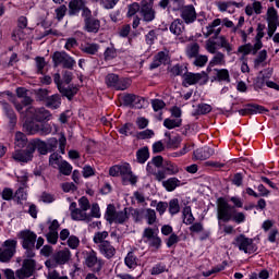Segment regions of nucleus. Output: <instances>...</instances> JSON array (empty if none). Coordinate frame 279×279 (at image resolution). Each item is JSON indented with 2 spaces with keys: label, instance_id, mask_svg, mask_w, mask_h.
Here are the masks:
<instances>
[{
  "label": "nucleus",
  "instance_id": "7c9ffc66",
  "mask_svg": "<svg viewBox=\"0 0 279 279\" xmlns=\"http://www.w3.org/2000/svg\"><path fill=\"white\" fill-rule=\"evenodd\" d=\"M62 104V99L60 98V95L56 94L46 99V106L47 108H51L52 110H58Z\"/></svg>",
  "mask_w": 279,
  "mask_h": 279
},
{
  "label": "nucleus",
  "instance_id": "c85d7f7f",
  "mask_svg": "<svg viewBox=\"0 0 279 279\" xmlns=\"http://www.w3.org/2000/svg\"><path fill=\"white\" fill-rule=\"evenodd\" d=\"M169 29L174 36H181V34L184 32V23L182 20L177 19L170 24Z\"/></svg>",
  "mask_w": 279,
  "mask_h": 279
},
{
  "label": "nucleus",
  "instance_id": "c756f323",
  "mask_svg": "<svg viewBox=\"0 0 279 279\" xmlns=\"http://www.w3.org/2000/svg\"><path fill=\"white\" fill-rule=\"evenodd\" d=\"M209 66H226V54L223 52H216L209 61Z\"/></svg>",
  "mask_w": 279,
  "mask_h": 279
},
{
  "label": "nucleus",
  "instance_id": "a211bd4d",
  "mask_svg": "<svg viewBox=\"0 0 279 279\" xmlns=\"http://www.w3.org/2000/svg\"><path fill=\"white\" fill-rule=\"evenodd\" d=\"M181 19L186 23V25H191V23H195L197 20V12H195V7L193 4L185 5L181 9Z\"/></svg>",
  "mask_w": 279,
  "mask_h": 279
},
{
  "label": "nucleus",
  "instance_id": "13d9d810",
  "mask_svg": "<svg viewBox=\"0 0 279 279\" xmlns=\"http://www.w3.org/2000/svg\"><path fill=\"white\" fill-rule=\"evenodd\" d=\"M232 5H235L239 8V3L236 2H227V1H218L217 7L220 10V12H227L228 8H232Z\"/></svg>",
  "mask_w": 279,
  "mask_h": 279
},
{
  "label": "nucleus",
  "instance_id": "39448f33",
  "mask_svg": "<svg viewBox=\"0 0 279 279\" xmlns=\"http://www.w3.org/2000/svg\"><path fill=\"white\" fill-rule=\"evenodd\" d=\"M53 82L54 84H57L59 93H61V95H63V97H66L70 101L73 99V97H75V95H77V90H80L77 85L65 86L64 82L60 76V73H56L53 75Z\"/></svg>",
  "mask_w": 279,
  "mask_h": 279
},
{
  "label": "nucleus",
  "instance_id": "473e14b6",
  "mask_svg": "<svg viewBox=\"0 0 279 279\" xmlns=\"http://www.w3.org/2000/svg\"><path fill=\"white\" fill-rule=\"evenodd\" d=\"M194 111L192 112L193 117H198L199 114H208L213 112V107L208 104H199L196 107L193 106Z\"/></svg>",
  "mask_w": 279,
  "mask_h": 279
},
{
  "label": "nucleus",
  "instance_id": "603ef678",
  "mask_svg": "<svg viewBox=\"0 0 279 279\" xmlns=\"http://www.w3.org/2000/svg\"><path fill=\"white\" fill-rule=\"evenodd\" d=\"M94 3H100L105 10H112L117 3H119V0H93Z\"/></svg>",
  "mask_w": 279,
  "mask_h": 279
},
{
  "label": "nucleus",
  "instance_id": "f03ea898",
  "mask_svg": "<svg viewBox=\"0 0 279 279\" xmlns=\"http://www.w3.org/2000/svg\"><path fill=\"white\" fill-rule=\"evenodd\" d=\"M130 217L128 216V208L117 211L114 205L107 206L106 219L109 223H125Z\"/></svg>",
  "mask_w": 279,
  "mask_h": 279
},
{
  "label": "nucleus",
  "instance_id": "de8ad7c7",
  "mask_svg": "<svg viewBox=\"0 0 279 279\" xmlns=\"http://www.w3.org/2000/svg\"><path fill=\"white\" fill-rule=\"evenodd\" d=\"M119 132L122 136H132L134 134V124L125 123L119 129Z\"/></svg>",
  "mask_w": 279,
  "mask_h": 279
},
{
  "label": "nucleus",
  "instance_id": "338daca9",
  "mask_svg": "<svg viewBox=\"0 0 279 279\" xmlns=\"http://www.w3.org/2000/svg\"><path fill=\"white\" fill-rule=\"evenodd\" d=\"M151 106H153V110H155V112H158V110H162V108H165L166 104L163 100L153 99Z\"/></svg>",
  "mask_w": 279,
  "mask_h": 279
},
{
  "label": "nucleus",
  "instance_id": "bf43d9fd",
  "mask_svg": "<svg viewBox=\"0 0 279 279\" xmlns=\"http://www.w3.org/2000/svg\"><path fill=\"white\" fill-rule=\"evenodd\" d=\"M69 9L66 8V5H60L59 8H57L54 10L56 12V19L59 20V21H62V19H64V16H66V11Z\"/></svg>",
  "mask_w": 279,
  "mask_h": 279
},
{
  "label": "nucleus",
  "instance_id": "37998d69",
  "mask_svg": "<svg viewBox=\"0 0 279 279\" xmlns=\"http://www.w3.org/2000/svg\"><path fill=\"white\" fill-rule=\"evenodd\" d=\"M141 97L134 94H128L123 97L124 106H134V104H141Z\"/></svg>",
  "mask_w": 279,
  "mask_h": 279
},
{
  "label": "nucleus",
  "instance_id": "1a4fd4ad",
  "mask_svg": "<svg viewBox=\"0 0 279 279\" xmlns=\"http://www.w3.org/2000/svg\"><path fill=\"white\" fill-rule=\"evenodd\" d=\"M82 17L84 19L85 32H89L90 34H97V32H99V27H101V22L93 17V11H90V9H84Z\"/></svg>",
  "mask_w": 279,
  "mask_h": 279
},
{
  "label": "nucleus",
  "instance_id": "c9c22d12",
  "mask_svg": "<svg viewBox=\"0 0 279 279\" xmlns=\"http://www.w3.org/2000/svg\"><path fill=\"white\" fill-rule=\"evenodd\" d=\"M81 51H83V53H87L88 56H95L97 53V51H99V45L98 44H82Z\"/></svg>",
  "mask_w": 279,
  "mask_h": 279
},
{
  "label": "nucleus",
  "instance_id": "ea45409f",
  "mask_svg": "<svg viewBox=\"0 0 279 279\" xmlns=\"http://www.w3.org/2000/svg\"><path fill=\"white\" fill-rule=\"evenodd\" d=\"M182 213H183V223H185V226H193V222L195 221V217L191 211V206H186Z\"/></svg>",
  "mask_w": 279,
  "mask_h": 279
},
{
  "label": "nucleus",
  "instance_id": "c03bdc74",
  "mask_svg": "<svg viewBox=\"0 0 279 279\" xmlns=\"http://www.w3.org/2000/svg\"><path fill=\"white\" fill-rule=\"evenodd\" d=\"M168 210L170 215H178L180 213V201L172 198L168 204Z\"/></svg>",
  "mask_w": 279,
  "mask_h": 279
},
{
  "label": "nucleus",
  "instance_id": "393cba45",
  "mask_svg": "<svg viewBox=\"0 0 279 279\" xmlns=\"http://www.w3.org/2000/svg\"><path fill=\"white\" fill-rule=\"evenodd\" d=\"M28 145L31 149H33V154L34 151H36V149L37 151H39V154H41V156L47 155V153L49 151L48 145L43 140L39 138L33 140Z\"/></svg>",
  "mask_w": 279,
  "mask_h": 279
},
{
  "label": "nucleus",
  "instance_id": "a19ab883",
  "mask_svg": "<svg viewBox=\"0 0 279 279\" xmlns=\"http://www.w3.org/2000/svg\"><path fill=\"white\" fill-rule=\"evenodd\" d=\"M215 38L218 39L219 47H221L222 49L227 50V53H232V51H234V46H232V44H230V41H228L226 39V37L217 36Z\"/></svg>",
  "mask_w": 279,
  "mask_h": 279
},
{
  "label": "nucleus",
  "instance_id": "4be33fe9",
  "mask_svg": "<svg viewBox=\"0 0 279 279\" xmlns=\"http://www.w3.org/2000/svg\"><path fill=\"white\" fill-rule=\"evenodd\" d=\"M219 25H221V19H216L208 26H206L205 31H203L205 38L213 36V34L215 38H217V36L221 34V27H219Z\"/></svg>",
  "mask_w": 279,
  "mask_h": 279
},
{
  "label": "nucleus",
  "instance_id": "e433bc0d",
  "mask_svg": "<svg viewBox=\"0 0 279 279\" xmlns=\"http://www.w3.org/2000/svg\"><path fill=\"white\" fill-rule=\"evenodd\" d=\"M124 263L129 269H134L138 266V257L134 255V252H129L124 258Z\"/></svg>",
  "mask_w": 279,
  "mask_h": 279
},
{
  "label": "nucleus",
  "instance_id": "6ab92c4d",
  "mask_svg": "<svg viewBox=\"0 0 279 279\" xmlns=\"http://www.w3.org/2000/svg\"><path fill=\"white\" fill-rule=\"evenodd\" d=\"M71 217L74 221H90V215L85 210L77 208V203L73 202L70 205Z\"/></svg>",
  "mask_w": 279,
  "mask_h": 279
},
{
  "label": "nucleus",
  "instance_id": "6e6d98bb",
  "mask_svg": "<svg viewBox=\"0 0 279 279\" xmlns=\"http://www.w3.org/2000/svg\"><path fill=\"white\" fill-rule=\"evenodd\" d=\"M145 219L147 220L148 226H154V223H156V210L147 208Z\"/></svg>",
  "mask_w": 279,
  "mask_h": 279
},
{
  "label": "nucleus",
  "instance_id": "aec40b11",
  "mask_svg": "<svg viewBox=\"0 0 279 279\" xmlns=\"http://www.w3.org/2000/svg\"><path fill=\"white\" fill-rule=\"evenodd\" d=\"M84 10H88V7H86V2L84 0H71L69 2V16H77L81 11L82 14H84Z\"/></svg>",
  "mask_w": 279,
  "mask_h": 279
},
{
  "label": "nucleus",
  "instance_id": "dca6fc26",
  "mask_svg": "<svg viewBox=\"0 0 279 279\" xmlns=\"http://www.w3.org/2000/svg\"><path fill=\"white\" fill-rule=\"evenodd\" d=\"M106 84L109 88H114V90H126L128 86H130L128 80L119 78V75L113 73L106 76Z\"/></svg>",
  "mask_w": 279,
  "mask_h": 279
},
{
  "label": "nucleus",
  "instance_id": "4468645a",
  "mask_svg": "<svg viewBox=\"0 0 279 279\" xmlns=\"http://www.w3.org/2000/svg\"><path fill=\"white\" fill-rule=\"evenodd\" d=\"M34 271H36V260L28 257L23 260L22 267L15 271V276L19 279L32 278Z\"/></svg>",
  "mask_w": 279,
  "mask_h": 279
},
{
  "label": "nucleus",
  "instance_id": "69168bd1",
  "mask_svg": "<svg viewBox=\"0 0 279 279\" xmlns=\"http://www.w3.org/2000/svg\"><path fill=\"white\" fill-rule=\"evenodd\" d=\"M46 239L48 241V243H51L52 245H56V243H58V231H49L46 235Z\"/></svg>",
  "mask_w": 279,
  "mask_h": 279
},
{
  "label": "nucleus",
  "instance_id": "bb28decb",
  "mask_svg": "<svg viewBox=\"0 0 279 279\" xmlns=\"http://www.w3.org/2000/svg\"><path fill=\"white\" fill-rule=\"evenodd\" d=\"M265 26L258 24L257 26V35L255 37L256 43L254 44V53H258L260 49H263V38L265 37Z\"/></svg>",
  "mask_w": 279,
  "mask_h": 279
},
{
  "label": "nucleus",
  "instance_id": "052dcab7",
  "mask_svg": "<svg viewBox=\"0 0 279 279\" xmlns=\"http://www.w3.org/2000/svg\"><path fill=\"white\" fill-rule=\"evenodd\" d=\"M267 22H278V11L274 7L267 11Z\"/></svg>",
  "mask_w": 279,
  "mask_h": 279
},
{
  "label": "nucleus",
  "instance_id": "2eb2a0df",
  "mask_svg": "<svg viewBox=\"0 0 279 279\" xmlns=\"http://www.w3.org/2000/svg\"><path fill=\"white\" fill-rule=\"evenodd\" d=\"M142 239L144 240V243H147L149 247H153L154 250H160L162 246V240L158 236V233L149 227L144 229Z\"/></svg>",
  "mask_w": 279,
  "mask_h": 279
},
{
  "label": "nucleus",
  "instance_id": "f8f14e48",
  "mask_svg": "<svg viewBox=\"0 0 279 279\" xmlns=\"http://www.w3.org/2000/svg\"><path fill=\"white\" fill-rule=\"evenodd\" d=\"M230 204L226 201V198L220 197L217 199V219L218 221H223L228 223L230 219H232V211H230Z\"/></svg>",
  "mask_w": 279,
  "mask_h": 279
},
{
  "label": "nucleus",
  "instance_id": "8fccbe9b",
  "mask_svg": "<svg viewBox=\"0 0 279 279\" xmlns=\"http://www.w3.org/2000/svg\"><path fill=\"white\" fill-rule=\"evenodd\" d=\"M163 125H165V128H167V130H173V129L180 128V125H182V120L166 119L163 121Z\"/></svg>",
  "mask_w": 279,
  "mask_h": 279
},
{
  "label": "nucleus",
  "instance_id": "09e8293b",
  "mask_svg": "<svg viewBox=\"0 0 279 279\" xmlns=\"http://www.w3.org/2000/svg\"><path fill=\"white\" fill-rule=\"evenodd\" d=\"M163 170L166 171L167 175H177V173H180V168L172 162H168L163 167Z\"/></svg>",
  "mask_w": 279,
  "mask_h": 279
},
{
  "label": "nucleus",
  "instance_id": "49530a36",
  "mask_svg": "<svg viewBox=\"0 0 279 279\" xmlns=\"http://www.w3.org/2000/svg\"><path fill=\"white\" fill-rule=\"evenodd\" d=\"M238 53H243V56H250L252 53L253 56H256V52H254V45L252 44H245L238 48Z\"/></svg>",
  "mask_w": 279,
  "mask_h": 279
},
{
  "label": "nucleus",
  "instance_id": "5fc2aeb1",
  "mask_svg": "<svg viewBox=\"0 0 279 279\" xmlns=\"http://www.w3.org/2000/svg\"><path fill=\"white\" fill-rule=\"evenodd\" d=\"M59 171L60 173H62V175H69L73 172V166H71V163H69L68 161H62L59 165Z\"/></svg>",
  "mask_w": 279,
  "mask_h": 279
},
{
  "label": "nucleus",
  "instance_id": "e2e57ef3",
  "mask_svg": "<svg viewBox=\"0 0 279 279\" xmlns=\"http://www.w3.org/2000/svg\"><path fill=\"white\" fill-rule=\"evenodd\" d=\"M35 62H36L37 73H43V69H45V66H47V61H45V58L37 57L35 59Z\"/></svg>",
  "mask_w": 279,
  "mask_h": 279
},
{
  "label": "nucleus",
  "instance_id": "0eeeda50",
  "mask_svg": "<svg viewBox=\"0 0 279 279\" xmlns=\"http://www.w3.org/2000/svg\"><path fill=\"white\" fill-rule=\"evenodd\" d=\"M52 62L54 68L73 69L75 66V59L65 51H56L52 54Z\"/></svg>",
  "mask_w": 279,
  "mask_h": 279
},
{
  "label": "nucleus",
  "instance_id": "7ed1b4c3",
  "mask_svg": "<svg viewBox=\"0 0 279 279\" xmlns=\"http://www.w3.org/2000/svg\"><path fill=\"white\" fill-rule=\"evenodd\" d=\"M25 132L27 134H31V136H34V134H39L40 136H48V134H51L53 129L50 124H38L34 121H25L23 125Z\"/></svg>",
  "mask_w": 279,
  "mask_h": 279
},
{
  "label": "nucleus",
  "instance_id": "4c0bfd02",
  "mask_svg": "<svg viewBox=\"0 0 279 279\" xmlns=\"http://www.w3.org/2000/svg\"><path fill=\"white\" fill-rule=\"evenodd\" d=\"M108 236V231H98L94 234L93 241L95 245H104V243H108V240H106Z\"/></svg>",
  "mask_w": 279,
  "mask_h": 279
},
{
  "label": "nucleus",
  "instance_id": "3c124183",
  "mask_svg": "<svg viewBox=\"0 0 279 279\" xmlns=\"http://www.w3.org/2000/svg\"><path fill=\"white\" fill-rule=\"evenodd\" d=\"M208 63V56L206 54H197L196 57H194V61L193 64L194 66H206V64Z\"/></svg>",
  "mask_w": 279,
  "mask_h": 279
},
{
  "label": "nucleus",
  "instance_id": "ddd939ff",
  "mask_svg": "<svg viewBox=\"0 0 279 279\" xmlns=\"http://www.w3.org/2000/svg\"><path fill=\"white\" fill-rule=\"evenodd\" d=\"M26 114H29L33 121H36L37 123H46L47 121H51V112L44 107H28L26 110Z\"/></svg>",
  "mask_w": 279,
  "mask_h": 279
},
{
  "label": "nucleus",
  "instance_id": "20e7f679",
  "mask_svg": "<svg viewBox=\"0 0 279 279\" xmlns=\"http://www.w3.org/2000/svg\"><path fill=\"white\" fill-rule=\"evenodd\" d=\"M16 245H19L16 240L9 239L3 242L2 247H0V263H10L16 254Z\"/></svg>",
  "mask_w": 279,
  "mask_h": 279
},
{
  "label": "nucleus",
  "instance_id": "5701e85b",
  "mask_svg": "<svg viewBox=\"0 0 279 279\" xmlns=\"http://www.w3.org/2000/svg\"><path fill=\"white\" fill-rule=\"evenodd\" d=\"M98 251L108 260H110V258H114V256L117 254V248L113 247V245L110 241L104 242V244H99Z\"/></svg>",
  "mask_w": 279,
  "mask_h": 279
},
{
  "label": "nucleus",
  "instance_id": "79ce46f5",
  "mask_svg": "<svg viewBox=\"0 0 279 279\" xmlns=\"http://www.w3.org/2000/svg\"><path fill=\"white\" fill-rule=\"evenodd\" d=\"M137 156V162H141V165H145L147 160L149 159V148L143 147L136 153Z\"/></svg>",
  "mask_w": 279,
  "mask_h": 279
},
{
  "label": "nucleus",
  "instance_id": "f704fd0d",
  "mask_svg": "<svg viewBox=\"0 0 279 279\" xmlns=\"http://www.w3.org/2000/svg\"><path fill=\"white\" fill-rule=\"evenodd\" d=\"M185 53L187 58L193 59L199 56V44L191 43L186 46Z\"/></svg>",
  "mask_w": 279,
  "mask_h": 279
},
{
  "label": "nucleus",
  "instance_id": "cd10ccee",
  "mask_svg": "<svg viewBox=\"0 0 279 279\" xmlns=\"http://www.w3.org/2000/svg\"><path fill=\"white\" fill-rule=\"evenodd\" d=\"M2 109L4 110L7 117L10 119V128L13 130L16 125V113H14V109H12L8 102H2Z\"/></svg>",
  "mask_w": 279,
  "mask_h": 279
},
{
  "label": "nucleus",
  "instance_id": "6e6552de",
  "mask_svg": "<svg viewBox=\"0 0 279 279\" xmlns=\"http://www.w3.org/2000/svg\"><path fill=\"white\" fill-rule=\"evenodd\" d=\"M195 84H199L201 86H204V84H208V74H206V72H202V73L187 72L183 74L182 85L185 88L189 86H193Z\"/></svg>",
  "mask_w": 279,
  "mask_h": 279
},
{
  "label": "nucleus",
  "instance_id": "b1692460",
  "mask_svg": "<svg viewBox=\"0 0 279 279\" xmlns=\"http://www.w3.org/2000/svg\"><path fill=\"white\" fill-rule=\"evenodd\" d=\"M120 175H122L124 182H130V184H136L138 182L136 175L132 173L130 165L120 166Z\"/></svg>",
  "mask_w": 279,
  "mask_h": 279
},
{
  "label": "nucleus",
  "instance_id": "412c9836",
  "mask_svg": "<svg viewBox=\"0 0 279 279\" xmlns=\"http://www.w3.org/2000/svg\"><path fill=\"white\" fill-rule=\"evenodd\" d=\"M85 265L89 268L96 266L97 271H101V267H104V259L97 258V252L90 251L86 255Z\"/></svg>",
  "mask_w": 279,
  "mask_h": 279
},
{
  "label": "nucleus",
  "instance_id": "0e129e2a",
  "mask_svg": "<svg viewBox=\"0 0 279 279\" xmlns=\"http://www.w3.org/2000/svg\"><path fill=\"white\" fill-rule=\"evenodd\" d=\"M206 50L208 53H216L217 52V41L215 39H208L206 41Z\"/></svg>",
  "mask_w": 279,
  "mask_h": 279
},
{
  "label": "nucleus",
  "instance_id": "680f3d73",
  "mask_svg": "<svg viewBox=\"0 0 279 279\" xmlns=\"http://www.w3.org/2000/svg\"><path fill=\"white\" fill-rule=\"evenodd\" d=\"M177 243H180V236L178 234L172 233L170 236L166 240L167 247H173Z\"/></svg>",
  "mask_w": 279,
  "mask_h": 279
},
{
  "label": "nucleus",
  "instance_id": "9b49d317",
  "mask_svg": "<svg viewBox=\"0 0 279 279\" xmlns=\"http://www.w3.org/2000/svg\"><path fill=\"white\" fill-rule=\"evenodd\" d=\"M140 15L144 23H151L156 19V10L154 9V0H142Z\"/></svg>",
  "mask_w": 279,
  "mask_h": 279
},
{
  "label": "nucleus",
  "instance_id": "f257e3e1",
  "mask_svg": "<svg viewBox=\"0 0 279 279\" xmlns=\"http://www.w3.org/2000/svg\"><path fill=\"white\" fill-rule=\"evenodd\" d=\"M17 238L21 239L22 247L26 251L25 256L27 258H34V256H36L34 250H36V240L38 239V235L32 230H22L19 232Z\"/></svg>",
  "mask_w": 279,
  "mask_h": 279
},
{
  "label": "nucleus",
  "instance_id": "a878e982",
  "mask_svg": "<svg viewBox=\"0 0 279 279\" xmlns=\"http://www.w3.org/2000/svg\"><path fill=\"white\" fill-rule=\"evenodd\" d=\"M214 154L215 150L213 148L205 146L194 151V158L196 160H208V158H210V156H213Z\"/></svg>",
  "mask_w": 279,
  "mask_h": 279
},
{
  "label": "nucleus",
  "instance_id": "f3484780",
  "mask_svg": "<svg viewBox=\"0 0 279 279\" xmlns=\"http://www.w3.org/2000/svg\"><path fill=\"white\" fill-rule=\"evenodd\" d=\"M12 158L16 162H31L32 158H34V148L28 144L26 149H16L12 154Z\"/></svg>",
  "mask_w": 279,
  "mask_h": 279
},
{
  "label": "nucleus",
  "instance_id": "9d476101",
  "mask_svg": "<svg viewBox=\"0 0 279 279\" xmlns=\"http://www.w3.org/2000/svg\"><path fill=\"white\" fill-rule=\"evenodd\" d=\"M233 245H235L240 252H244V254H254V252H256L254 240L245 236L244 234L238 235L233 241Z\"/></svg>",
  "mask_w": 279,
  "mask_h": 279
},
{
  "label": "nucleus",
  "instance_id": "774afa93",
  "mask_svg": "<svg viewBox=\"0 0 279 279\" xmlns=\"http://www.w3.org/2000/svg\"><path fill=\"white\" fill-rule=\"evenodd\" d=\"M48 279H69V277L66 276H60V272H58L57 270H52L50 272H48Z\"/></svg>",
  "mask_w": 279,
  "mask_h": 279
},
{
  "label": "nucleus",
  "instance_id": "a18cd8bd",
  "mask_svg": "<svg viewBox=\"0 0 279 279\" xmlns=\"http://www.w3.org/2000/svg\"><path fill=\"white\" fill-rule=\"evenodd\" d=\"M216 72L218 82H230V72L228 71V69H216Z\"/></svg>",
  "mask_w": 279,
  "mask_h": 279
},
{
  "label": "nucleus",
  "instance_id": "2f4dec72",
  "mask_svg": "<svg viewBox=\"0 0 279 279\" xmlns=\"http://www.w3.org/2000/svg\"><path fill=\"white\" fill-rule=\"evenodd\" d=\"M182 185V181H180L178 178L173 177L162 182V186L166 187V191H175L178 186Z\"/></svg>",
  "mask_w": 279,
  "mask_h": 279
},
{
  "label": "nucleus",
  "instance_id": "4d7b16f0",
  "mask_svg": "<svg viewBox=\"0 0 279 279\" xmlns=\"http://www.w3.org/2000/svg\"><path fill=\"white\" fill-rule=\"evenodd\" d=\"M104 56L106 61L114 60V58H117V48L114 46L106 48Z\"/></svg>",
  "mask_w": 279,
  "mask_h": 279
},
{
  "label": "nucleus",
  "instance_id": "864d4df0",
  "mask_svg": "<svg viewBox=\"0 0 279 279\" xmlns=\"http://www.w3.org/2000/svg\"><path fill=\"white\" fill-rule=\"evenodd\" d=\"M141 12V4L138 2H133L132 4L128 5V13L126 16L130 19Z\"/></svg>",
  "mask_w": 279,
  "mask_h": 279
},
{
  "label": "nucleus",
  "instance_id": "58836bf2",
  "mask_svg": "<svg viewBox=\"0 0 279 279\" xmlns=\"http://www.w3.org/2000/svg\"><path fill=\"white\" fill-rule=\"evenodd\" d=\"M266 61H267V50H260L254 60V69H259L260 66H265Z\"/></svg>",
  "mask_w": 279,
  "mask_h": 279
},
{
  "label": "nucleus",
  "instance_id": "72a5a7b5",
  "mask_svg": "<svg viewBox=\"0 0 279 279\" xmlns=\"http://www.w3.org/2000/svg\"><path fill=\"white\" fill-rule=\"evenodd\" d=\"M14 145L17 147V149H23L27 146V135H25L23 132L19 131L15 133L14 137Z\"/></svg>",
  "mask_w": 279,
  "mask_h": 279
},
{
  "label": "nucleus",
  "instance_id": "423d86ee",
  "mask_svg": "<svg viewBox=\"0 0 279 279\" xmlns=\"http://www.w3.org/2000/svg\"><path fill=\"white\" fill-rule=\"evenodd\" d=\"M69 260H71V251L69 248H64L57 252L52 258L46 260L45 265L48 269H56L58 265H66Z\"/></svg>",
  "mask_w": 279,
  "mask_h": 279
}]
</instances>
